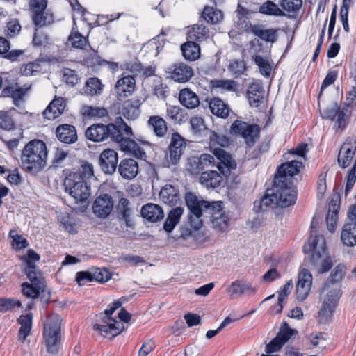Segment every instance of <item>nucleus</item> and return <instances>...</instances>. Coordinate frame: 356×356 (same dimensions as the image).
Returning <instances> with one entry per match:
<instances>
[{"mask_svg":"<svg viewBox=\"0 0 356 356\" xmlns=\"http://www.w3.org/2000/svg\"><path fill=\"white\" fill-rule=\"evenodd\" d=\"M116 211L118 217L120 219L124 220L127 227H133L134 222L131 218L132 211L130 207V202L129 200L124 197L120 198L118 203Z\"/></svg>","mask_w":356,"mask_h":356,"instance_id":"nucleus-27","label":"nucleus"},{"mask_svg":"<svg viewBox=\"0 0 356 356\" xmlns=\"http://www.w3.org/2000/svg\"><path fill=\"white\" fill-rule=\"evenodd\" d=\"M118 170L122 178L131 180L135 178L139 172L138 163L133 159H122L118 166Z\"/></svg>","mask_w":356,"mask_h":356,"instance_id":"nucleus-20","label":"nucleus"},{"mask_svg":"<svg viewBox=\"0 0 356 356\" xmlns=\"http://www.w3.org/2000/svg\"><path fill=\"white\" fill-rule=\"evenodd\" d=\"M61 319L58 314H51L44 324L43 338L47 351L56 353L60 341Z\"/></svg>","mask_w":356,"mask_h":356,"instance_id":"nucleus-4","label":"nucleus"},{"mask_svg":"<svg viewBox=\"0 0 356 356\" xmlns=\"http://www.w3.org/2000/svg\"><path fill=\"white\" fill-rule=\"evenodd\" d=\"M25 273L31 282H44L43 278L35 264L29 262Z\"/></svg>","mask_w":356,"mask_h":356,"instance_id":"nucleus-56","label":"nucleus"},{"mask_svg":"<svg viewBox=\"0 0 356 356\" xmlns=\"http://www.w3.org/2000/svg\"><path fill=\"white\" fill-rule=\"evenodd\" d=\"M15 123L9 112L0 111V128L4 130H10L14 128Z\"/></svg>","mask_w":356,"mask_h":356,"instance_id":"nucleus-61","label":"nucleus"},{"mask_svg":"<svg viewBox=\"0 0 356 356\" xmlns=\"http://www.w3.org/2000/svg\"><path fill=\"white\" fill-rule=\"evenodd\" d=\"M356 156V140L354 143L345 142L338 154V163L342 168H346L350 165L353 159Z\"/></svg>","mask_w":356,"mask_h":356,"instance_id":"nucleus-19","label":"nucleus"},{"mask_svg":"<svg viewBox=\"0 0 356 356\" xmlns=\"http://www.w3.org/2000/svg\"><path fill=\"white\" fill-rule=\"evenodd\" d=\"M259 204L261 210L278 206V201L273 188L267 190L266 195L261 198Z\"/></svg>","mask_w":356,"mask_h":356,"instance_id":"nucleus-52","label":"nucleus"},{"mask_svg":"<svg viewBox=\"0 0 356 356\" xmlns=\"http://www.w3.org/2000/svg\"><path fill=\"white\" fill-rule=\"evenodd\" d=\"M252 59L258 66L261 74L266 77H268L272 71V65L268 58L260 55H255L252 56Z\"/></svg>","mask_w":356,"mask_h":356,"instance_id":"nucleus-50","label":"nucleus"},{"mask_svg":"<svg viewBox=\"0 0 356 356\" xmlns=\"http://www.w3.org/2000/svg\"><path fill=\"white\" fill-rule=\"evenodd\" d=\"M341 240L346 246L356 245V224L350 222L344 224L341 233Z\"/></svg>","mask_w":356,"mask_h":356,"instance_id":"nucleus-29","label":"nucleus"},{"mask_svg":"<svg viewBox=\"0 0 356 356\" xmlns=\"http://www.w3.org/2000/svg\"><path fill=\"white\" fill-rule=\"evenodd\" d=\"M305 253L313 251L310 261L318 273L327 272L332 266L330 257L325 250V240L323 236H316L309 239L303 246Z\"/></svg>","mask_w":356,"mask_h":356,"instance_id":"nucleus-3","label":"nucleus"},{"mask_svg":"<svg viewBox=\"0 0 356 356\" xmlns=\"http://www.w3.org/2000/svg\"><path fill=\"white\" fill-rule=\"evenodd\" d=\"M297 332L295 330H293L289 327V325L286 323H284L280 329V332L277 335V338L282 341V343H285L289 339L293 336V334Z\"/></svg>","mask_w":356,"mask_h":356,"instance_id":"nucleus-60","label":"nucleus"},{"mask_svg":"<svg viewBox=\"0 0 356 356\" xmlns=\"http://www.w3.org/2000/svg\"><path fill=\"white\" fill-rule=\"evenodd\" d=\"M58 140L64 143L71 144L77 140V134L74 126L64 124L59 125L56 130Z\"/></svg>","mask_w":356,"mask_h":356,"instance_id":"nucleus-24","label":"nucleus"},{"mask_svg":"<svg viewBox=\"0 0 356 356\" xmlns=\"http://www.w3.org/2000/svg\"><path fill=\"white\" fill-rule=\"evenodd\" d=\"M228 292L232 294L241 295L247 292L254 293L256 292V289L249 282L243 280H236L232 282L228 289Z\"/></svg>","mask_w":356,"mask_h":356,"instance_id":"nucleus-42","label":"nucleus"},{"mask_svg":"<svg viewBox=\"0 0 356 356\" xmlns=\"http://www.w3.org/2000/svg\"><path fill=\"white\" fill-rule=\"evenodd\" d=\"M292 289L293 283L291 280H289L284 285L282 290L280 291L278 296V309L277 310V313H281L282 311L284 303L285 302V300L289 294L291 293Z\"/></svg>","mask_w":356,"mask_h":356,"instance_id":"nucleus-59","label":"nucleus"},{"mask_svg":"<svg viewBox=\"0 0 356 356\" xmlns=\"http://www.w3.org/2000/svg\"><path fill=\"white\" fill-rule=\"evenodd\" d=\"M9 236L13 238V245L15 246L16 248L22 249L28 246L29 243L27 241L24 237L19 235L16 230H10Z\"/></svg>","mask_w":356,"mask_h":356,"instance_id":"nucleus-63","label":"nucleus"},{"mask_svg":"<svg viewBox=\"0 0 356 356\" xmlns=\"http://www.w3.org/2000/svg\"><path fill=\"white\" fill-rule=\"evenodd\" d=\"M159 199L166 204L174 206L181 200V195L178 188L172 185L166 184L159 193Z\"/></svg>","mask_w":356,"mask_h":356,"instance_id":"nucleus-22","label":"nucleus"},{"mask_svg":"<svg viewBox=\"0 0 356 356\" xmlns=\"http://www.w3.org/2000/svg\"><path fill=\"white\" fill-rule=\"evenodd\" d=\"M213 154L218 159L217 168L225 177H229L232 170L236 168V163L232 155L221 148H215Z\"/></svg>","mask_w":356,"mask_h":356,"instance_id":"nucleus-12","label":"nucleus"},{"mask_svg":"<svg viewBox=\"0 0 356 356\" xmlns=\"http://www.w3.org/2000/svg\"><path fill=\"white\" fill-rule=\"evenodd\" d=\"M142 104L140 98L134 97L124 102L122 113L128 120H135L139 115V108Z\"/></svg>","mask_w":356,"mask_h":356,"instance_id":"nucleus-28","label":"nucleus"},{"mask_svg":"<svg viewBox=\"0 0 356 356\" xmlns=\"http://www.w3.org/2000/svg\"><path fill=\"white\" fill-rule=\"evenodd\" d=\"M230 133L242 137L246 145L252 147L259 137L260 127L254 124L236 120L231 125Z\"/></svg>","mask_w":356,"mask_h":356,"instance_id":"nucleus-5","label":"nucleus"},{"mask_svg":"<svg viewBox=\"0 0 356 356\" xmlns=\"http://www.w3.org/2000/svg\"><path fill=\"white\" fill-rule=\"evenodd\" d=\"M63 81L70 86H74L77 84L80 80V77L75 70L70 68H64L62 70Z\"/></svg>","mask_w":356,"mask_h":356,"instance_id":"nucleus-58","label":"nucleus"},{"mask_svg":"<svg viewBox=\"0 0 356 356\" xmlns=\"http://www.w3.org/2000/svg\"><path fill=\"white\" fill-rule=\"evenodd\" d=\"M280 5L281 9L284 12H287L291 15H296L302 5V0H280Z\"/></svg>","mask_w":356,"mask_h":356,"instance_id":"nucleus-49","label":"nucleus"},{"mask_svg":"<svg viewBox=\"0 0 356 356\" xmlns=\"http://www.w3.org/2000/svg\"><path fill=\"white\" fill-rule=\"evenodd\" d=\"M106 130V125L105 124H92L86 131V137L90 140L100 142L107 138Z\"/></svg>","mask_w":356,"mask_h":356,"instance_id":"nucleus-31","label":"nucleus"},{"mask_svg":"<svg viewBox=\"0 0 356 356\" xmlns=\"http://www.w3.org/2000/svg\"><path fill=\"white\" fill-rule=\"evenodd\" d=\"M250 31L261 40L274 43L277 40V31L273 29H263L261 26L254 25L250 26Z\"/></svg>","mask_w":356,"mask_h":356,"instance_id":"nucleus-38","label":"nucleus"},{"mask_svg":"<svg viewBox=\"0 0 356 356\" xmlns=\"http://www.w3.org/2000/svg\"><path fill=\"white\" fill-rule=\"evenodd\" d=\"M106 136L115 142H118L124 135L131 136L133 135L131 128L128 126L120 117L118 118L115 123L106 125Z\"/></svg>","mask_w":356,"mask_h":356,"instance_id":"nucleus-13","label":"nucleus"},{"mask_svg":"<svg viewBox=\"0 0 356 356\" xmlns=\"http://www.w3.org/2000/svg\"><path fill=\"white\" fill-rule=\"evenodd\" d=\"M72 175L83 178L84 181H88L94 175L93 166L91 163L83 162L79 170Z\"/></svg>","mask_w":356,"mask_h":356,"instance_id":"nucleus-54","label":"nucleus"},{"mask_svg":"<svg viewBox=\"0 0 356 356\" xmlns=\"http://www.w3.org/2000/svg\"><path fill=\"white\" fill-rule=\"evenodd\" d=\"M30 88L31 85H25L22 87L18 86L7 87L2 90V94L4 96H11L15 100L21 99Z\"/></svg>","mask_w":356,"mask_h":356,"instance_id":"nucleus-47","label":"nucleus"},{"mask_svg":"<svg viewBox=\"0 0 356 356\" xmlns=\"http://www.w3.org/2000/svg\"><path fill=\"white\" fill-rule=\"evenodd\" d=\"M93 281L104 282L110 279V275L105 268H95L90 270Z\"/></svg>","mask_w":356,"mask_h":356,"instance_id":"nucleus-62","label":"nucleus"},{"mask_svg":"<svg viewBox=\"0 0 356 356\" xmlns=\"http://www.w3.org/2000/svg\"><path fill=\"white\" fill-rule=\"evenodd\" d=\"M265 90L260 83H252L247 91V97L251 106L258 107L264 101Z\"/></svg>","mask_w":356,"mask_h":356,"instance_id":"nucleus-23","label":"nucleus"},{"mask_svg":"<svg viewBox=\"0 0 356 356\" xmlns=\"http://www.w3.org/2000/svg\"><path fill=\"white\" fill-rule=\"evenodd\" d=\"M22 293L27 298H36L40 293L44 291L45 284L44 282L24 283L22 284Z\"/></svg>","mask_w":356,"mask_h":356,"instance_id":"nucleus-41","label":"nucleus"},{"mask_svg":"<svg viewBox=\"0 0 356 356\" xmlns=\"http://www.w3.org/2000/svg\"><path fill=\"white\" fill-rule=\"evenodd\" d=\"M81 112L84 116L87 117L102 118L108 115L106 109L102 107L84 106L81 108Z\"/></svg>","mask_w":356,"mask_h":356,"instance_id":"nucleus-57","label":"nucleus"},{"mask_svg":"<svg viewBox=\"0 0 356 356\" xmlns=\"http://www.w3.org/2000/svg\"><path fill=\"white\" fill-rule=\"evenodd\" d=\"M339 204L335 203H330L328 207V211L326 216V221L327 228L330 232H334L337 221L338 219V209Z\"/></svg>","mask_w":356,"mask_h":356,"instance_id":"nucleus-48","label":"nucleus"},{"mask_svg":"<svg viewBox=\"0 0 356 356\" xmlns=\"http://www.w3.org/2000/svg\"><path fill=\"white\" fill-rule=\"evenodd\" d=\"M344 274L345 273L343 271V267L340 266L335 267L330 275L328 282L324 284L322 291H327L330 288V284L341 281L343 279Z\"/></svg>","mask_w":356,"mask_h":356,"instance_id":"nucleus-55","label":"nucleus"},{"mask_svg":"<svg viewBox=\"0 0 356 356\" xmlns=\"http://www.w3.org/2000/svg\"><path fill=\"white\" fill-rule=\"evenodd\" d=\"M259 11L260 13L267 15H273L276 17L285 16V13L279 8V6L273 1H267L261 4Z\"/></svg>","mask_w":356,"mask_h":356,"instance_id":"nucleus-45","label":"nucleus"},{"mask_svg":"<svg viewBox=\"0 0 356 356\" xmlns=\"http://www.w3.org/2000/svg\"><path fill=\"white\" fill-rule=\"evenodd\" d=\"M66 191L76 201H85L90 195V188L83 178L70 175L64 181Z\"/></svg>","mask_w":356,"mask_h":356,"instance_id":"nucleus-7","label":"nucleus"},{"mask_svg":"<svg viewBox=\"0 0 356 356\" xmlns=\"http://www.w3.org/2000/svg\"><path fill=\"white\" fill-rule=\"evenodd\" d=\"M141 215L144 218L151 222L160 221L164 217L162 208L159 205L153 203L143 206Z\"/></svg>","mask_w":356,"mask_h":356,"instance_id":"nucleus-25","label":"nucleus"},{"mask_svg":"<svg viewBox=\"0 0 356 356\" xmlns=\"http://www.w3.org/2000/svg\"><path fill=\"white\" fill-rule=\"evenodd\" d=\"M118 154L111 149L104 150L99 156V165L102 171L108 175H113L118 166Z\"/></svg>","mask_w":356,"mask_h":356,"instance_id":"nucleus-16","label":"nucleus"},{"mask_svg":"<svg viewBox=\"0 0 356 356\" xmlns=\"http://www.w3.org/2000/svg\"><path fill=\"white\" fill-rule=\"evenodd\" d=\"M211 112L221 118H227L229 114V106L218 97L212 98L209 102Z\"/></svg>","mask_w":356,"mask_h":356,"instance_id":"nucleus-32","label":"nucleus"},{"mask_svg":"<svg viewBox=\"0 0 356 356\" xmlns=\"http://www.w3.org/2000/svg\"><path fill=\"white\" fill-rule=\"evenodd\" d=\"M190 124L195 134H201L206 129L204 120L200 117H193L190 120Z\"/></svg>","mask_w":356,"mask_h":356,"instance_id":"nucleus-64","label":"nucleus"},{"mask_svg":"<svg viewBox=\"0 0 356 356\" xmlns=\"http://www.w3.org/2000/svg\"><path fill=\"white\" fill-rule=\"evenodd\" d=\"M47 158L46 144L41 140H32L23 148L21 155L22 165L29 172H38L45 165Z\"/></svg>","mask_w":356,"mask_h":356,"instance_id":"nucleus-2","label":"nucleus"},{"mask_svg":"<svg viewBox=\"0 0 356 356\" xmlns=\"http://www.w3.org/2000/svg\"><path fill=\"white\" fill-rule=\"evenodd\" d=\"M302 167V162L298 161L286 162L278 168L275 179L279 178L284 180V182H291L292 177L298 174Z\"/></svg>","mask_w":356,"mask_h":356,"instance_id":"nucleus-17","label":"nucleus"},{"mask_svg":"<svg viewBox=\"0 0 356 356\" xmlns=\"http://www.w3.org/2000/svg\"><path fill=\"white\" fill-rule=\"evenodd\" d=\"M273 191H275L279 207H288L296 202L297 193L291 182H284V180L275 178Z\"/></svg>","mask_w":356,"mask_h":356,"instance_id":"nucleus-6","label":"nucleus"},{"mask_svg":"<svg viewBox=\"0 0 356 356\" xmlns=\"http://www.w3.org/2000/svg\"><path fill=\"white\" fill-rule=\"evenodd\" d=\"M113 200L111 195L101 194L94 200L92 211L100 219L106 218L113 210Z\"/></svg>","mask_w":356,"mask_h":356,"instance_id":"nucleus-9","label":"nucleus"},{"mask_svg":"<svg viewBox=\"0 0 356 356\" xmlns=\"http://www.w3.org/2000/svg\"><path fill=\"white\" fill-rule=\"evenodd\" d=\"M213 154L218 159L217 168L225 177H229L232 170L236 168V163L232 155L221 148H215Z\"/></svg>","mask_w":356,"mask_h":356,"instance_id":"nucleus-11","label":"nucleus"},{"mask_svg":"<svg viewBox=\"0 0 356 356\" xmlns=\"http://www.w3.org/2000/svg\"><path fill=\"white\" fill-rule=\"evenodd\" d=\"M202 17L208 23L217 24L223 18L221 10L214 8L206 6L202 13Z\"/></svg>","mask_w":356,"mask_h":356,"instance_id":"nucleus-44","label":"nucleus"},{"mask_svg":"<svg viewBox=\"0 0 356 356\" xmlns=\"http://www.w3.org/2000/svg\"><path fill=\"white\" fill-rule=\"evenodd\" d=\"M200 181L207 188H215L220 185L222 177L217 171L209 170L201 174Z\"/></svg>","mask_w":356,"mask_h":356,"instance_id":"nucleus-33","label":"nucleus"},{"mask_svg":"<svg viewBox=\"0 0 356 356\" xmlns=\"http://www.w3.org/2000/svg\"><path fill=\"white\" fill-rule=\"evenodd\" d=\"M341 296L340 290L338 288H332L325 296L322 306L318 312L321 321H327L331 316L337 305Z\"/></svg>","mask_w":356,"mask_h":356,"instance_id":"nucleus-8","label":"nucleus"},{"mask_svg":"<svg viewBox=\"0 0 356 356\" xmlns=\"http://www.w3.org/2000/svg\"><path fill=\"white\" fill-rule=\"evenodd\" d=\"M33 22L36 27H42L51 24L54 21V15L46 10L33 15Z\"/></svg>","mask_w":356,"mask_h":356,"instance_id":"nucleus-43","label":"nucleus"},{"mask_svg":"<svg viewBox=\"0 0 356 356\" xmlns=\"http://www.w3.org/2000/svg\"><path fill=\"white\" fill-rule=\"evenodd\" d=\"M33 315L31 313L26 315H22L18 319L21 327L18 332V339L21 342H24L26 338L29 335L32 327Z\"/></svg>","mask_w":356,"mask_h":356,"instance_id":"nucleus-37","label":"nucleus"},{"mask_svg":"<svg viewBox=\"0 0 356 356\" xmlns=\"http://www.w3.org/2000/svg\"><path fill=\"white\" fill-rule=\"evenodd\" d=\"M168 72L175 81L185 83L193 75L192 67L184 63H179L168 68Z\"/></svg>","mask_w":356,"mask_h":356,"instance_id":"nucleus-18","label":"nucleus"},{"mask_svg":"<svg viewBox=\"0 0 356 356\" xmlns=\"http://www.w3.org/2000/svg\"><path fill=\"white\" fill-rule=\"evenodd\" d=\"M68 40L73 47L77 49H83L87 43V39L77 31L76 26L72 28Z\"/></svg>","mask_w":356,"mask_h":356,"instance_id":"nucleus-51","label":"nucleus"},{"mask_svg":"<svg viewBox=\"0 0 356 356\" xmlns=\"http://www.w3.org/2000/svg\"><path fill=\"white\" fill-rule=\"evenodd\" d=\"M312 275L307 269H302L298 275L296 294L298 300L303 301L308 296L312 284Z\"/></svg>","mask_w":356,"mask_h":356,"instance_id":"nucleus-15","label":"nucleus"},{"mask_svg":"<svg viewBox=\"0 0 356 356\" xmlns=\"http://www.w3.org/2000/svg\"><path fill=\"white\" fill-rule=\"evenodd\" d=\"M183 56L191 61L196 60L200 57V47L193 41H188L181 46Z\"/></svg>","mask_w":356,"mask_h":356,"instance_id":"nucleus-36","label":"nucleus"},{"mask_svg":"<svg viewBox=\"0 0 356 356\" xmlns=\"http://www.w3.org/2000/svg\"><path fill=\"white\" fill-rule=\"evenodd\" d=\"M179 99L184 106L190 109L195 108L200 104L197 95L188 88H184L180 90Z\"/></svg>","mask_w":356,"mask_h":356,"instance_id":"nucleus-34","label":"nucleus"},{"mask_svg":"<svg viewBox=\"0 0 356 356\" xmlns=\"http://www.w3.org/2000/svg\"><path fill=\"white\" fill-rule=\"evenodd\" d=\"M135 89V79L132 76H125L119 79L115 86L117 95L120 98H125L131 95Z\"/></svg>","mask_w":356,"mask_h":356,"instance_id":"nucleus-21","label":"nucleus"},{"mask_svg":"<svg viewBox=\"0 0 356 356\" xmlns=\"http://www.w3.org/2000/svg\"><path fill=\"white\" fill-rule=\"evenodd\" d=\"M183 213L184 209L182 207H177L172 209L168 213L167 218L163 224L164 230L170 233L179 223Z\"/></svg>","mask_w":356,"mask_h":356,"instance_id":"nucleus-35","label":"nucleus"},{"mask_svg":"<svg viewBox=\"0 0 356 356\" xmlns=\"http://www.w3.org/2000/svg\"><path fill=\"white\" fill-rule=\"evenodd\" d=\"M185 147V139L177 132L172 134L168 147L169 153L165 156L168 165H175L179 161Z\"/></svg>","mask_w":356,"mask_h":356,"instance_id":"nucleus-10","label":"nucleus"},{"mask_svg":"<svg viewBox=\"0 0 356 356\" xmlns=\"http://www.w3.org/2000/svg\"><path fill=\"white\" fill-rule=\"evenodd\" d=\"M185 202L190 211L188 220L191 226L195 230L202 226V216L204 213L211 216L212 227L219 232H225L229 227L230 218L223 211V202L221 201L209 202L202 200L192 193H187Z\"/></svg>","mask_w":356,"mask_h":356,"instance_id":"nucleus-1","label":"nucleus"},{"mask_svg":"<svg viewBox=\"0 0 356 356\" xmlns=\"http://www.w3.org/2000/svg\"><path fill=\"white\" fill-rule=\"evenodd\" d=\"M209 38V29L202 24L188 27L187 38L191 41L201 42Z\"/></svg>","mask_w":356,"mask_h":356,"instance_id":"nucleus-30","label":"nucleus"},{"mask_svg":"<svg viewBox=\"0 0 356 356\" xmlns=\"http://www.w3.org/2000/svg\"><path fill=\"white\" fill-rule=\"evenodd\" d=\"M104 325L95 324L93 329L99 332L100 334L106 336L111 334L112 336H117L124 329L122 322L118 321L108 315L104 314L103 318Z\"/></svg>","mask_w":356,"mask_h":356,"instance_id":"nucleus-14","label":"nucleus"},{"mask_svg":"<svg viewBox=\"0 0 356 356\" xmlns=\"http://www.w3.org/2000/svg\"><path fill=\"white\" fill-rule=\"evenodd\" d=\"M147 124L158 137H163L165 135L168 128L165 121L159 115L151 116Z\"/></svg>","mask_w":356,"mask_h":356,"instance_id":"nucleus-39","label":"nucleus"},{"mask_svg":"<svg viewBox=\"0 0 356 356\" xmlns=\"http://www.w3.org/2000/svg\"><path fill=\"white\" fill-rule=\"evenodd\" d=\"M104 88V85L97 77H90L86 81L83 87L84 94L88 96L100 95Z\"/></svg>","mask_w":356,"mask_h":356,"instance_id":"nucleus-40","label":"nucleus"},{"mask_svg":"<svg viewBox=\"0 0 356 356\" xmlns=\"http://www.w3.org/2000/svg\"><path fill=\"white\" fill-rule=\"evenodd\" d=\"M65 107L62 97L55 98L43 111L44 118L52 120L62 114Z\"/></svg>","mask_w":356,"mask_h":356,"instance_id":"nucleus-26","label":"nucleus"},{"mask_svg":"<svg viewBox=\"0 0 356 356\" xmlns=\"http://www.w3.org/2000/svg\"><path fill=\"white\" fill-rule=\"evenodd\" d=\"M209 145L213 150L215 148H218V146L225 147L229 145V140L226 136L211 130L209 131Z\"/></svg>","mask_w":356,"mask_h":356,"instance_id":"nucleus-46","label":"nucleus"},{"mask_svg":"<svg viewBox=\"0 0 356 356\" xmlns=\"http://www.w3.org/2000/svg\"><path fill=\"white\" fill-rule=\"evenodd\" d=\"M166 112L167 116L175 122L181 123L185 120V111L179 106H170Z\"/></svg>","mask_w":356,"mask_h":356,"instance_id":"nucleus-53","label":"nucleus"}]
</instances>
